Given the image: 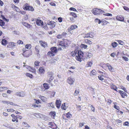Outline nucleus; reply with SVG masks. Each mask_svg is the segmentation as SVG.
Returning <instances> with one entry per match:
<instances>
[{
	"label": "nucleus",
	"mask_w": 129,
	"mask_h": 129,
	"mask_svg": "<svg viewBox=\"0 0 129 129\" xmlns=\"http://www.w3.org/2000/svg\"><path fill=\"white\" fill-rule=\"evenodd\" d=\"M69 41L66 39H63L62 41H60L58 45V50H61L62 48L64 49L69 46Z\"/></svg>",
	"instance_id": "1"
},
{
	"label": "nucleus",
	"mask_w": 129,
	"mask_h": 129,
	"mask_svg": "<svg viewBox=\"0 0 129 129\" xmlns=\"http://www.w3.org/2000/svg\"><path fill=\"white\" fill-rule=\"evenodd\" d=\"M92 13L94 15L98 16L105 13L104 11L100 9L94 8L91 10Z\"/></svg>",
	"instance_id": "2"
},
{
	"label": "nucleus",
	"mask_w": 129,
	"mask_h": 129,
	"mask_svg": "<svg viewBox=\"0 0 129 129\" xmlns=\"http://www.w3.org/2000/svg\"><path fill=\"white\" fill-rule=\"evenodd\" d=\"M50 50L51 51H49L47 53V55L49 56H52L54 55L55 53H56L57 50H58L57 49L56 47H51Z\"/></svg>",
	"instance_id": "3"
},
{
	"label": "nucleus",
	"mask_w": 129,
	"mask_h": 129,
	"mask_svg": "<svg viewBox=\"0 0 129 129\" xmlns=\"http://www.w3.org/2000/svg\"><path fill=\"white\" fill-rule=\"evenodd\" d=\"M23 9L26 10L33 11H34V9L33 7L28 5V4L26 3L24 5L23 7Z\"/></svg>",
	"instance_id": "4"
},
{
	"label": "nucleus",
	"mask_w": 129,
	"mask_h": 129,
	"mask_svg": "<svg viewBox=\"0 0 129 129\" xmlns=\"http://www.w3.org/2000/svg\"><path fill=\"white\" fill-rule=\"evenodd\" d=\"M47 75L48 77L49 78V79L51 80H53L54 78L53 76L54 73L52 72H48L47 73Z\"/></svg>",
	"instance_id": "5"
},
{
	"label": "nucleus",
	"mask_w": 129,
	"mask_h": 129,
	"mask_svg": "<svg viewBox=\"0 0 129 129\" xmlns=\"http://www.w3.org/2000/svg\"><path fill=\"white\" fill-rule=\"evenodd\" d=\"M99 23H101V24L103 26L106 25L110 24L109 22L104 19H102V21L99 20Z\"/></svg>",
	"instance_id": "6"
},
{
	"label": "nucleus",
	"mask_w": 129,
	"mask_h": 129,
	"mask_svg": "<svg viewBox=\"0 0 129 129\" xmlns=\"http://www.w3.org/2000/svg\"><path fill=\"white\" fill-rule=\"evenodd\" d=\"M74 79L72 78L71 77H69L67 80V82L70 85L73 84L74 82Z\"/></svg>",
	"instance_id": "7"
},
{
	"label": "nucleus",
	"mask_w": 129,
	"mask_h": 129,
	"mask_svg": "<svg viewBox=\"0 0 129 129\" xmlns=\"http://www.w3.org/2000/svg\"><path fill=\"white\" fill-rule=\"evenodd\" d=\"M39 42L41 46L42 47L44 48L47 47V44L45 42L41 40Z\"/></svg>",
	"instance_id": "8"
},
{
	"label": "nucleus",
	"mask_w": 129,
	"mask_h": 129,
	"mask_svg": "<svg viewBox=\"0 0 129 129\" xmlns=\"http://www.w3.org/2000/svg\"><path fill=\"white\" fill-rule=\"evenodd\" d=\"M16 43L13 42H10L8 45V47L11 48H13L16 46Z\"/></svg>",
	"instance_id": "9"
},
{
	"label": "nucleus",
	"mask_w": 129,
	"mask_h": 129,
	"mask_svg": "<svg viewBox=\"0 0 129 129\" xmlns=\"http://www.w3.org/2000/svg\"><path fill=\"white\" fill-rule=\"evenodd\" d=\"M77 27V26L76 25H71L68 28V30L69 31H71Z\"/></svg>",
	"instance_id": "10"
},
{
	"label": "nucleus",
	"mask_w": 129,
	"mask_h": 129,
	"mask_svg": "<svg viewBox=\"0 0 129 129\" xmlns=\"http://www.w3.org/2000/svg\"><path fill=\"white\" fill-rule=\"evenodd\" d=\"M116 19L118 21H123L124 20V18L121 15H118L116 17Z\"/></svg>",
	"instance_id": "11"
},
{
	"label": "nucleus",
	"mask_w": 129,
	"mask_h": 129,
	"mask_svg": "<svg viewBox=\"0 0 129 129\" xmlns=\"http://www.w3.org/2000/svg\"><path fill=\"white\" fill-rule=\"evenodd\" d=\"M36 24L38 25L41 26L43 25V22L40 19H36Z\"/></svg>",
	"instance_id": "12"
},
{
	"label": "nucleus",
	"mask_w": 129,
	"mask_h": 129,
	"mask_svg": "<svg viewBox=\"0 0 129 129\" xmlns=\"http://www.w3.org/2000/svg\"><path fill=\"white\" fill-rule=\"evenodd\" d=\"M106 66L108 67L109 70L111 72H113L114 71V69L113 67L111 65L109 64L108 63L106 64Z\"/></svg>",
	"instance_id": "13"
},
{
	"label": "nucleus",
	"mask_w": 129,
	"mask_h": 129,
	"mask_svg": "<svg viewBox=\"0 0 129 129\" xmlns=\"http://www.w3.org/2000/svg\"><path fill=\"white\" fill-rule=\"evenodd\" d=\"M61 102L59 100H56V107L58 108L61 106Z\"/></svg>",
	"instance_id": "14"
},
{
	"label": "nucleus",
	"mask_w": 129,
	"mask_h": 129,
	"mask_svg": "<svg viewBox=\"0 0 129 129\" xmlns=\"http://www.w3.org/2000/svg\"><path fill=\"white\" fill-rule=\"evenodd\" d=\"M119 92L121 95L122 97L123 98H124L125 96H127V94L126 93L123 91L119 90Z\"/></svg>",
	"instance_id": "15"
},
{
	"label": "nucleus",
	"mask_w": 129,
	"mask_h": 129,
	"mask_svg": "<svg viewBox=\"0 0 129 129\" xmlns=\"http://www.w3.org/2000/svg\"><path fill=\"white\" fill-rule=\"evenodd\" d=\"M78 50H75L71 52V55L72 56H78Z\"/></svg>",
	"instance_id": "16"
},
{
	"label": "nucleus",
	"mask_w": 129,
	"mask_h": 129,
	"mask_svg": "<svg viewBox=\"0 0 129 129\" xmlns=\"http://www.w3.org/2000/svg\"><path fill=\"white\" fill-rule=\"evenodd\" d=\"M85 43L88 45H91L93 43L92 41L88 39H86L84 40Z\"/></svg>",
	"instance_id": "17"
},
{
	"label": "nucleus",
	"mask_w": 129,
	"mask_h": 129,
	"mask_svg": "<svg viewBox=\"0 0 129 129\" xmlns=\"http://www.w3.org/2000/svg\"><path fill=\"white\" fill-rule=\"evenodd\" d=\"M40 47L39 45H36L35 47V49L37 52L38 56L40 55L39 53V49Z\"/></svg>",
	"instance_id": "18"
},
{
	"label": "nucleus",
	"mask_w": 129,
	"mask_h": 129,
	"mask_svg": "<svg viewBox=\"0 0 129 129\" xmlns=\"http://www.w3.org/2000/svg\"><path fill=\"white\" fill-rule=\"evenodd\" d=\"M78 56H83L84 53L81 50H78Z\"/></svg>",
	"instance_id": "19"
},
{
	"label": "nucleus",
	"mask_w": 129,
	"mask_h": 129,
	"mask_svg": "<svg viewBox=\"0 0 129 129\" xmlns=\"http://www.w3.org/2000/svg\"><path fill=\"white\" fill-rule=\"evenodd\" d=\"M49 25L51 26V28H53L55 26V23L54 21H51L50 22Z\"/></svg>",
	"instance_id": "20"
},
{
	"label": "nucleus",
	"mask_w": 129,
	"mask_h": 129,
	"mask_svg": "<svg viewBox=\"0 0 129 129\" xmlns=\"http://www.w3.org/2000/svg\"><path fill=\"white\" fill-rule=\"evenodd\" d=\"M1 43L2 45L6 46L8 43V41L6 40L3 39L2 40Z\"/></svg>",
	"instance_id": "21"
},
{
	"label": "nucleus",
	"mask_w": 129,
	"mask_h": 129,
	"mask_svg": "<svg viewBox=\"0 0 129 129\" xmlns=\"http://www.w3.org/2000/svg\"><path fill=\"white\" fill-rule=\"evenodd\" d=\"M45 71L44 69L42 67H40L39 70V73L41 74H43Z\"/></svg>",
	"instance_id": "22"
},
{
	"label": "nucleus",
	"mask_w": 129,
	"mask_h": 129,
	"mask_svg": "<svg viewBox=\"0 0 129 129\" xmlns=\"http://www.w3.org/2000/svg\"><path fill=\"white\" fill-rule=\"evenodd\" d=\"M97 72L94 70H93L90 74L91 76H93L94 75H97Z\"/></svg>",
	"instance_id": "23"
},
{
	"label": "nucleus",
	"mask_w": 129,
	"mask_h": 129,
	"mask_svg": "<svg viewBox=\"0 0 129 129\" xmlns=\"http://www.w3.org/2000/svg\"><path fill=\"white\" fill-rule=\"evenodd\" d=\"M118 45V44L117 42H113L111 43V45L113 48H115Z\"/></svg>",
	"instance_id": "24"
},
{
	"label": "nucleus",
	"mask_w": 129,
	"mask_h": 129,
	"mask_svg": "<svg viewBox=\"0 0 129 129\" xmlns=\"http://www.w3.org/2000/svg\"><path fill=\"white\" fill-rule=\"evenodd\" d=\"M61 38H62L63 37L66 38L67 35V33L65 32H63L61 34H60Z\"/></svg>",
	"instance_id": "25"
},
{
	"label": "nucleus",
	"mask_w": 129,
	"mask_h": 129,
	"mask_svg": "<svg viewBox=\"0 0 129 129\" xmlns=\"http://www.w3.org/2000/svg\"><path fill=\"white\" fill-rule=\"evenodd\" d=\"M57 57H53L50 60V61L51 63H53L56 60V58Z\"/></svg>",
	"instance_id": "26"
},
{
	"label": "nucleus",
	"mask_w": 129,
	"mask_h": 129,
	"mask_svg": "<svg viewBox=\"0 0 129 129\" xmlns=\"http://www.w3.org/2000/svg\"><path fill=\"white\" fill-rule=\"evenodd\" d=\"M43 86L44 88L46 89H48L49 88V86H48V84L46 83H44L43 84Z\"/></svg>",
	"instance_id": "27"
},
{
	"label": "nucleus",
	"mask_w": 129,
	"mask_h": 129,
	"mask_svg": "<svg viewBox=\"0 0 129 129\" xmlns=\"http://www.w3.org/2000/svg\"><path fill=\"white\" fill-rule=\"evenodd\" d=\"M80 46L82 48L84 49H86L88 47L87 45L84 44H81Z\"/></svg>",
	"instance_id": "28"
},
{
	"label": "nucleus",
	"mask_w": 129,
	"mask_h": 129,
	"mask_svg": "<svg viewBox=\"0 0 129 129\" xmlns=\"http://www.w3.org/2000/svg\"><path fill=\"white\" fill-rule=\"evenodd\" d=\"M39 97L41 100L44 102L46 100V98L43 96L40 95Z\"/></svg>",
	"instance_id": "29"
},
{
	"label": "nucleus",
	"mask_w": 129,
	"mask_h": 129,
	"mask_svg": "<svg viewBox=\"0 0 129 129\" xmlns=\"http://www.w3.org/2000/svg\"><path fill=\"white\" fill-rule=\"evenodd\" d=\"M76 59L78 61L81 62L82 60H83V58L82 57H76Z\"/></svg>",
	"instance_id": "30"
},
{
	"label": "nucleus",
	"mask_w": 129,
	"mask_h": 129,
	"mask_svg": "<svg viewBox=\"0 0 129 129\" xmlns=\"http://www.w3.org/2000/svg\"><path fill=\"white\" fill-rule=\"evenodd\" d=\"M31 45L30 44H27L25 46V48L27 49H30L31 48Z\"/></svg>",
	"instance_id": "31"
},
{
	"label": "nucleus",
	"mask_w": 129,
	"mask_h": 129,
	"mask_svg": "<svg viewBox=\"0 0 129 129\" xmlns=\"http://www.w3.org/2000/svg\"><path fill=\"white\" fill-rule=\"evenodd\" d=\"M89 38H93V37L94 33L92 32H90L88 33Z\"/></svg>",
	"instance_id": "32"
},
{
	"label": "nucleus",
	"mask_w": 129,
	"mask_h": 129,
	"mask_svg": "<svg viewBox=\"0 0 129 129\" xmlns=\"http://www.w3.org/2000/svg\"><path fill=\"white\" fill-rule=\"evenodd\" d=\"M92 63L91 61L88 62L87 63V64L86 65V67H91L92 65Z\"/></svg>",
	"instance_id": "33"
},
{
	"label": "nucleus",
	"mask_w": 129,
	"mask_h": 129,
	"mask_svg": "<svg viewBox=\"0 0 129 129\" xmlns=\"http://www.w3.org/2000/svg\"><path fill=\"white\" fill-rule=\"evenodd\" d=\"M5 24V22L2 20L0 19V26L2 27L4 26Z\"/></svg>",
	"instance_id": "34"
},
{
	"label": "nucleus",
	"mask_w": 129,
	"mask_h": 129,
	"mask_svg": "<svg viewBox=\"0 0 129 129\" xmlns=\"http://www.w3.org/2000/svg\"><path fill=\"white\" fill-rule=\"evenodd\" d=\"M111 88L116 91H117V88L115 85H111Z\"/></svg>",
	"instance_id": "35"
},
{
	"label": "nucleus",
	"mask_w": 129,
	"mask_h": 129,
	"mask_svg": "<svg viewBox=\"0 0 129 129\" xmlns=\"http://www.w3.org/2000/svg\"><path fill=\"white\" fill-rule=\"evenodd\" d=\"M120 52H118L117 53H111V56H117L119 54Z\"/></svg>",
	"instance_id": "36"
},
{
	"label": "nucleus",
	"mask_w": 129,
	"mask_h": 129,
	"mask_svg": "<svg viewBox=\"0 0 129 129\" xmlns=\"http://www.w3.org/2000/svg\"><path fill=\"white\" fill-rule=\"evenodd\" d=\"M66 116L67 118H70L72 117V115L69 113V112L66 114Z\"/></svg>",
	"instance_id": "37"
},
{
	"label": "nucleus",
	"mask_w": 129,
	"mask_h": 129,
	"mask_svg": "<svg viewBox=\"0 0 129 129\" xmlns=\"http://www.w3.org/2000/svg\"><path fill=\"white\" fill-rule=\"evenodd\" d=\"M116 41L120 45H123L124 44V42L121 40H116Z\"/></svg>",
	"instance_id": "38"
},
{
	"label": "nucleus",
	"mask_w": 129,
	"mask_h": 129,
	"mask_svg": "<svg viewBox=\"0 0 129 129\" xmlns=\"http://www.w3.org/2000/svg\"><path fill=\"white\" fill-rule=\"evenodd\" d=\"M13 8H14L16 10V11L18 12H19L20 11V9L19 8L17 7L15 5L13 6Z\"/></svg>",
	"instance_id": "39"
},
{
	"label": "nucleus",
	"mask_w": 129,
	"mask_h": 129,
	"mask_svg": "<svg viewBox=\"0 0 129 129\" xmlns=\"http://www.w3.org/2000/svg\"><path fill=\"white\" fill-rule=\"evenodd\" d=\"M66 103H64L63 104H62L61 106V108L62 109L64 110H66V109L67 108V106H66L65 105Z\"/></svg>",
	"instance_id": "40"
},
{
	"label": "nucleus",
	"mask_w": 129,
	"mask_h": 129,
	"mask_svg": "<svg viewBox=\"0 0 129 129\" xmlns=\"http://www.w3.org/2000/svg\"><path fill=\"white\" fill-rule=\"evenodd\" d=\"M50 115L52 117H53V118H54L55 116V113L54 112H51L50 113Z\"/></svg>",
	"instance_id": "41"
},
{
	"label": "nucleus",
	"mask_w": 129,
	"mask_h": 129,
	"mask_svg": "<svg viewBox=\"0 0 129 129\" xmlns=\"http://www.w3.org/2000/svg\"><path fill=\"white\" fill-rule=\"evenodd\" d=\"M70 14L73 16L74 18H76L77 17L76 14L74 13L71 12L70 13Z\"/></svg>",
	"instance_id": "42"
},
{
	"label": "nucleus",
	"mask_w": 129,
	"mask_h": 129,
	"mask_svg": "<svg viewBox=\"0 0 129 129\" xmlns=\"http://www.w3.org/2000/svg\"><path fill=\"white\" fill-rule=\"evenodd\" d=\"M7 88L5 87H1L0 88V92L3 91L7 89Z\"/></svg>",
	"instance_id": "43"
},
{
	"label": "nucleus",
	"mask_w": 129,
	"mask_h": 129,
	"mask_svg": "<svg viewBox=\"0 0 129 129\" xmlns=\"http://www.w3.org/2000/svg\"><path fill=\"white\" fill-rule=\"evenodd\" d=\"M26 75L27 77H28L30 78H32L33 76L30 74L28 73H26Z\"/></svg>",
	"instance_id": "44"
},
{
	"label": "nucleus",
	"mask_w": 129,
	"mask_h": 129,
	"mask_svg": "<svg viewBox=\"0 0 129 129\" xmlns=\"http://www.w3.org/2000/svg\"><path fill=\"white\" fill-rule=\"evenodd\" d=\"M76 108L78 109V110L79 111H80L81 110V106L77 105L76 104Z\"/></svg>",
	"instance_id": "45"
},
{
	"label": "nucleus",
	"mask_w": 129,
	"mask_h": 129,
	"mask_svg": "<svg viewBox=\"0 0 129 129\" xmlns=\"http://www.w3.org/2000/svg\"><path fill=\"white\" fill-rule=\"evenodd\" d=\"M90 107L91 108V110L93 112H94L95 111V108L91 105Z\"/></svg>",
	"instance_id": "46"
},
{
	"label": "nucleus",
	"mask_w": 129,
	"mask_h": 129,
	"mask_svg": "<svg viewBox=\"0 0 129 129\" xmlns=\"http://www.w3.org/2000/svg\"><path fill=\"white\" fill-rule=\"evenodd\" d=\"M103 15L104 16H112V15L111 14L109 13H107L103 14Z\"/></svg>",
	"instance_id": "47"
},
{
	"label": "nucleus",
	"mask_w": 129,
	"mask_h": 129,
	"mask_svg": "<svg viewBox=\"0 0 129 129\" xmlns=\"http://www.w3.org/2000/svg\"><path fill=\"white\" fill-rule=\"evenodd\" d=\"M123 8L125 10L129 12V8H128V7L124 6L123 7Z\"/></svg>",
	"instance_id": "48"
},
{
	"label": "nucleus",
	"mask_w": 129,
	"mask_h": 129,
	"mask_svg": "<svg viewBox=\"0 0 129 129\" xmlns=\"http://www.w3.org/2000/svg\"><path fill=\"white\" fill-rule=\"evenodd\" d=\"M17 117L16 116V118H13L12 120L13 122H15V121H16V122H18V119H17Z\"/></svg>",
	"instance_id": "49"
},
{
	"label": "nucleus",
	"mask_w": 129,
	"mask_h": 129,
	"mask_svg": "<svg viewBox=\"0 0 129 129\" xmlns=\"http://www.w3.org/2000/svg\"><path fill=\"white\" fill-rule=\"evenodd\" d=\"M17 43L19 45L20 44H23V42L22 41L19 40L17 42Z\"/></svg>",
	"instance_id": "50"
},
{
	"label": "nucleus",
	"mask_w": 129,
	"mask_h": 129,
	"mask_svg": "<svg viewBox=\"0 0 129 129\" xmlns=\"http://www.w3.org/2000/svg\"><path fill=\"white\" fill-rule=\"evenodd\" d=\"M101 21L100 19L98 18H96L95 19L94 21L96 22H98V24H100L101 23H99V21Z\"/></svg>",
	"instance_id": "51"
},
{
	"label": "nucleus",
	"mask_w": 129,
	"mask_h": 129,
	"mask_svg": "<svg viewBox=\"0 0 129 129\" xmlns=\"http://www.w3.org/2000/svg\"><path fill=\"white\" fill-rule=\"evenodd\" d=\"M20 93V94L21 96L23 97L25 96V94L23 91H21L20 92V93Z\"/></svg>",
	"instance_id": "52"
},
{
	"label": "nucleus",
	"mask_w": 129,
	"mask_h": 129,
	"mask_svg": "<svg viewBox=\"0 0 129 129\" xmlns=\"http://www.w3.org/2000/svg\"><path fill=\"white\" fill-rule=\"evenodd\" d=\"M79 91L78 90H76L75 91V92L74 93V95H78V94L79 93Z\"/></svg>",
	"instance_id": "53"
},
{
	"label": "nucleus",
	"mask_w": 129,
	"mask_h": 129,
	"mask_svg": "<svg viewBox=\"0 0 129 129\" xmlns=\"http://www.w3.org/2000/svg\"><path fill=\"white\" fill-rule=\"evenodd\" d=\"M98 77L99 78V79L100 80L102 81L104 80V79L103 78V75H102V76L99 75V76H98Z\"/></svg>",
	"instance_id": "54"
},
{
	"label": "nucleus",
	"mask_w": 129,
	"mask_h": 129,
	"mask_svg": "<svg viewBox=\"0 0 129 129\" xmlns=\"http://www.w3.org/2000/svg\"><path fill=\"white\" fill-rule=\"evenodd\" d=\"M87 56H92V54L90 52H87L86 53Z\"/></svg>",
	"instance_id": "55"
},
{
	"label": "nucleus",
	"mask_w": 129,
	"mask_h": 129,
	"mask_svg": "<svg viewBox=\"0 0 129 129\" xmlns=\"http://www.w3.org/2000/svg\"><path fill=\"white\" fill-rule=\"evenodd\" d=\"M49 106H50L51 107L53 108H54V104H53L52 103H48Z\"/></svg>",
	"instance_id": "56"
},
{
	"label": "nucleus",
	"mask_w": 129,
	"mask_h": 129,
	"mask_svg": "<svg viewBox=\"0 0 129 129\" xmlns=\"http://www.w3.org/2000/svg\"><path fill=\"white\" fill-rule=\"evenodd\" d=\"M20 13L22 15H25L26 13V12L25 11H19Z\"/></svg>",
	"instance_id": "57"
},
{
	"label": "nucleus",
	"mask_w": 129,
	"mask_h": 129,
	"mask_svg": "<svg viewBox=\"0 0 129 129\" xmlns=\"http://www.w3.org/2000/svg\"><path fill=\"white\" fill-rule=\"evenodd\" d=\"M69 10L71 11H76V9L74 8L71 7L70 8Z\"/></svg>",
	"instance_id": "58"
},
{
	"label": "nucleus",
	"mask_w": 129,
	"mask_h": 129,
	"mask_svg": "<svg viewBox=\"0 0 129 129\" xmlns=\"http://www.w3.org/2000/svg\"><path fill=\"white\" fill-rule=\"evenodd\" d=\"M89 36L88 33L85 34L84 35V38H89Z\"/></svg>",
	"instance_id": "59"
},
{
	"label": "nucleus",
	"mask_w": 129,
	"mask_h": 129,
	"mask_svg": "<svg viewBox=\"0 0 129 129\" xmlns=\"http://www.w3.org/2000/svg\"><path fill=\"white\" fill-rule=\"evenodd\" d=\"M31 26L32 25H30V24L28 23L26 27L28 28H30Z\"/></svg>",
	"instance_id": "60"
},
{
	"label": "nucleus",
	"mask_w": 129,
	"mask_h": 129,
	"mask_svg": "<svg viewBox=\"0 0 129 129\" xmlns=\"http://www.w3.org/2000/svg\"><path fill=\"white\" fill-rule=\"evenodd\" d=\"M58 20L59 22H61L62 21V18L61 17H59L58 19Z\"/></svg>",
	"instance_id": "61"
},
{
	"label": "nucleus",
	"mask_w": 129,
	"mask_h": 129,
	"mask_svg": "<svg viewBox=\"0 0 129 129\" xmlns=\"http://www.w3.org/2000/svg\"><path fill=\"white\" fill-rule=\"evenodd\" d=\"M31 69H30V71L32 72L33 73H35V68H31Z\"/></svg>",
	"instance_id": "62"
},
{
	"label": "nucleus",
	"mask_w": 129,
	"mask_h": 129,
	"mask_svg": "<svg viewBox=\"0 0 129 129\" xmlns=\"http://www.w3.org/2000/svg\"><path fill=\"white\" fill-rule=\"evenodd\" d=\"M8 112H14V110L12 109H8L7 110Z\"/></svg>",
	"instance_id": "63"
},
{
	"label": "nucleus",
	"mask_w": 129,
	"mask_h": 129,
	"mask_svg": "<svg viewBox=\"0 0 129 129\" xmlns=\"http://www.w3.org/2000/svg\"><path fill=\"white\" fill-rule=\"evenodd\" d=\"M40 62L37 61H35V65L37 66H38Z\"/></svg>",
	"instance_id": "64"
}]
</instances>
